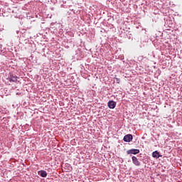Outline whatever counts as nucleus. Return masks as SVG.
Here are the masks:
<instances>
[{
	"instance_id": "nucleus-8",
	"label": "nucleus",
	"mask_w": 182,
	"mask_h": 182,
	"mask_svg": "<svg viewBox=\"0 0 182 182\" xmlns=\"http://www.w3.org/2000/svg\"><path fill=\"white\" fill-rule=\"evenodd\" d=\"M16 95H20L19 92H17Z\"/></svg>"
},
{
	"instance_id": "nucleus-7",
	"label": "nucleus",
	"mask_w": 182,
	"mask_h": 182,
	"mask_svg": "<svg viewBox=\"0 0 182 182\" xmlns=\"http://www.w3.org/2000/svg\"><path fill=\"white\" fill-rule=\"evenodd\" d=\"M9 82H16V80H18V79L16 77H11L10 78H9Z\"/></svg>"
},
{
	"instance_id": "nucleus-6",
	"label": "nucleus",
	"mask_w": 182,
	"mask_h": 182,
	"mask_svg": "<svg viewBox=\"0 0 182 182\" xmlns=\"http://www.w3.org/2000/svg\"><path fill=\"white\" fill-rule=\"evenodd\" d=\"M38 174L41 177H46L48 176V173L46 171H38Z\"/></svg>"
},
{
	"instance_id": "nucleus-1",
	"label": "nucleus",
	"mask_w": 182,
	"mask_h": 182,
	"mask_svg": "<svg viewBox=\"0 0 182 182\" xmlns=\"http://www.w3.org/2000/svg\"><path fill=\"white\" fill-rule=\"evenodd\" d=\"M123 140H124V141H126L127 143H130V141H132V140H133V135L127 134L124 136Z\"/></svg>"
},
{
	"instance_id": "nucleus-2",
	"label": "nucleus",
	"mask_w": 182,
	"mask_h": 182,
	"mask_svg": "<svg viewBox=\"0 0 182 182\" xmlns=\"http://www.w3.org/2000/svg\"><path fill=\"white\" fill-rule=\"evenodd\" d=\"M139 153H140V150L135 149H129L127 151V154H139Z\"/></svg>"
},
{
	"instance_id": "nucleus-5",
	"label": "nucleus",
	"mask_w": 182,
	"mask_h": 182,
	"mask_svg": "<svg viewBox=\"0 0 182 182\" xmlns=\"http://www.w3.org/2000/svg\"><path fill=\"white\" fill-rule=\"evenodd\" d=\"M152 156L155 159H159V157H161V156H160V153H159V151H155L152 153Z\"/></svg>"
},
{
	"instance_id": "nucleus-3",
	"label": "nucleus",
	"mask_w": 182,
	"mask_h": 182,
	"mask_svg": "<svg viewBox=\"0 0 182 182\" xmlns=\"http://www.w3.org/2000/svg\"><path fill=\"white\" fill-rule=\"evenodd\" d=\"M108 107L109 109H114L116 107V102H114V101H109L108 102Z\"/></svg>"
},
{
	"instance_id": "nucleus-4",
	"label": "nucleus",
	"mask_w": 182,
	"mask_h": 182,
	"mask_svg": "<svg viewBox=\"0 0 182 182\" xmlns=\"http://www.w3.org/2000/svg\"><path fill=\"white\" fill-rule=\"evenodd\" d=\"M132 161L135 166H140V161H139L136 156H132Z\"/></svg>"
}]
</instances>
